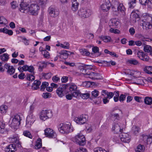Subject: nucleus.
I'll return each instance as SVG.
<instances>
[{"label": "nucleus", "instance_id": "1", "mask_svg": "<svg viewBox=\"0 0 152 152\" xmlns=\"http://www.w3.org/2000/svg\"><path fill=\"white\" fill-rule=\"evenodd\" d=\"M20 11L22 12H29L31 14L36 15L38 14L40 7L36 4H32L29 6L26 1H23L20 4Z\"/></svg>", "mask_w": 152, "mask_h": 152}, {"label": "nucleus", "instance_id": "2", "mask_svg": "<svg viewBox=\"0 0 152 152\" xmlns=\"http://www.w3.org/2000/svg\"><path fill=\"white\" fill-rule=\"evenodd\" d=\"M58 130L60 132L63 134H68L73 131L74 129L71 124L69 123H61L58 126Z\"/></svg>", "mask_w": 152, "mask_h": 152}, {"label": "nucleus", "instance_id": "3", "mask_svg": "<svg viewBox=\"0 0 152 152\" xmlns=\"http://www.w3.org/2000/svg\"><path fill=\"white\" fill-rule=\"evenodd\" d=\"M73 140L80 145H84L86 143L85 137L81 132L78 133L73 138Z\"/></svg>", "mask_w": 152, "mask_h": 152}, {"label": "nucleus", "instance_id": "4", "mask_svg": "<svg viewBox=\"0 0 152 152\" xmlns=\"http://www.w3.org/2000/svg\"><path fill=\"white\" fill-rule=\"evenodd\" d=\"M53 116V112L50 110H43L40 113V118L43 121L52 117Z\"/></svg>", "mask_w": 152, "mask_h": 152}, {"label": "nucleus", "instance_id": "5", "mask_svg": "<svg viewBox=\"0 0 152 152\" xmlns=\"http://www.w3.org/2000/svg\"><path fill=\"white\" fill-rule=\"evenodd\" d=\"M125 126L126 123L123 124L121 123L114 124L113 125L112 130L113 132L116 133L122 132L123 129L125 127Z\"/></svg>", "mask_w": 152, "mask_h": 152}, {"label": "nucleus", "instance_id": "6", "mask_svg": "<svg viewBox=\"0 0 152 152\" xmlns=\"http://www.w3.org/2000/svg\"><path fill=\"white\" fill-rule=\"evenodd\" d=\"M88 116L86 115H82L75 118V121L77 124L81 125L85 124L88 120Z\"/></svg>", "mask_w": 152, "mask_h": 152}, {"label": "nucleus", "instance_id": "7", "mask_svg": "<svg viewBox=\"0 0 152 152\" xmlns=\"http://www.w3.org/2000/svg\"><path fill=\"white\" fill-rule=\"evenodd\" d=\"M79 15L83 18H86L89 16L91 14V10L88 9L81 8L78 11Z\"/></svg>", "mask_w": 152, "mask_h": 152}, {"label": "nucleus", "instance_id": "8", "mask_svg": "<svg viewBox=\"0 0 152 152\" xmlns=\"http://www.w3.org/2000/svg\"><path fill=\"white\" fill-rule=\"evenodd\" d=\"M35 120V116L32 113H29L27 117L26 126L27 128L30 127Z\"/></svg>", "mask_w": 152, "mask_h": 152}, {"label": "nucleus", "instance_id": "9", "mask_svg": "<svg viewBox=\"0 0 152 152\" xmlns=\"http://www.w3.org/2000/svg\"><path fill=\"white\" fill-rule=\"evenodd\" d=\"M18 70L20 72L23 71H28L31 73L34 72V69L33 66H28L27 65H25L23 66H20L18 68Z\"/></svg>", "mask_w": 152, "mask_h": 152}, {"label": "nucleus", "instance_id": "10", "mask_svg": "<svg viewBox=\"0 0 152 152\" xmlns=\"http://www.w3.org/2000/svg\"><path fill=\"white\" fill-rule=\"evenodd\" d=\"M12 119L11 125L12 127H15L17 125H19L20 124V121L21 120L20 116L18 115H15L14 118L11 117L10 121Z\"/></svg>", "mask_w": 152, "mask_h": 152}, {"label": "nucleus", "instance_id": "11", "mask_svg": "<svg viewBox=\"0 0 152 152\" xmlns=\"http://www.w3.org/2000/svg\"><path fill=\"white\" fill-rule=\"evenodd\" d=\"M12 119L11 125L12 127H15L17 125H19L20 124V121L21 120L20 116L18 115H15L14 118L11 117L10 121Z\"/></svg>", "mask_w": 152, "mask_h": 152}, {"label": "nucleus", "instance_id": "12", "mask_svg": "<svg viewBox=\"0 0 152 152\" xmlns=\"http://www.w3.org/2000/svg\"><path fill=\"white\" fill-rule=\"evenodd\" d=\"M48 12L50 16L54 18L57 17L59 14L58 9L52 6L48 8Z\"/></svg>", "mask_w": 152, "mask_h": 152}, {"label": "nucleus", "instance_id": "13", "mask_svg": "<svg viewBox=\"0 0 152 152\" xmlns=\"http://www.w3.org/2000/svg\"><path fill=\"white\" fill-rule=\"evenodd\" d=\"M45 134L49 138H55L56 137L55 132L50 128H47L45 130Z\"/></svg>", "mask_w": 152, "mask_h": 152}, {"label": "nucleus", "instance_id": "14", "mask_svg": "<svg viewBox=\"0 0 152 152\" xmlns=\"http://www.w3.org/2000/svg\"><path fill=\"white\" fill-rule=\"evenodd\" d=\"M121 140L125 143H129L130 141V137L128 133H122L120 135Z\"/></svg>", "mask_w": 152, "mask_h": 152}, {"label": "nucleus", "instance_id": "15", "mask_svg": "<svg viewBox=\"0 0 152 152\" xmlns=\"http://www.w3.org/2000/svg\"><path fill=\"white\" fill-rule=\"evenodd\" d=\"M137 56L141 60L147 61L149 60V57L143 52L139 51L137 53Z\"/></svg>", "mask_w": 152, "mask_h": 152}, {"label": "nucleus", "instance_id": "16", "mask_svg": "<svg viewBox=\"0 0 152 152\" xmlns=\"http://www.w3.org/2000/svg\"><path fill=\"white\" fill-rule=\"evenodd\" d=\"M111 4L109 0H105L104 3L101 6V8L103 11H108L110 7Z\"/></svg>", "mask_w": 152, "mask_h": 152}, {"label": "nucleus", "instance_id": "17", "mask_svg": "<svg viewBox=\"0 0 152 152\" xmlns=\"http://www.w3.org/2000/svg\"><path fill=\"white\" fill-rule=\"evenodd\" d=\"M48 64V62L45 61H41L37 63V65L38 66V70L41 72L43 70V69L46 67L47 64Z\"/></svg>", "mask_w": 152, "mask_h": 152}, {"label": "nucleus", "instance_id": "18", "mask_svg": "<svg viewBox=\"0 0 152 152\" xmlns=\"http://www.w3.org/2000/svg\"><path fill=\"white\" fill-rule=\"evenodd\" d=\"M9 140L12 142L15 143L17 145H18V146H19V145H20V144L19 141V138L17 134H14L10 137Z\"/></svg>", "mask_w": 152, "mask_h": 152}, {"label": "nucleus", "instance_id": "19", "mask_svg": "<svg viewBox=\"0 0 152 152\" xmlns=\"http://www.w3.org/2000/svg\"><path fill=\"white\" fill-rule=\"evenodd\" d=\"M4 67L7 69V73L10 75H12L15 72V69L12 66H10L8 64H4Z\"/></svg>", "mask_w": 152, "mask_h": 152}, {"label": "nucleus", "instance_id": "20", "mask_svg": "<svg viewBox=\"0 0 152 152\" xmlns=\"http://www.w3.org/2000/svg\"><path fill=\"white\" fill-rule=\"evenodd\" d=\"M5 150L6 152H15L16 150L15 144L13 143L7 146Z\"/></svg>", "mask_w": 152, "mask_h": 152}, {"label": "nucleus", "instance_id": "21", "mask_svg": "<svg viewBox=\"0 0 152 152\" xmlns=\"http://www.w3.org/2000/svg\"><path fill=\"white\" fill-rule=\"evenodd\" d=\"M88 75L87 77H89L92 79H99V78H98L97 77L99 76L100 75L98 73H96L94 72H91L90 73L87 72L86 73Z\"/></svg>", "mask_w": 152, "mask_h": 152}, {"label": "nucleus", "instance_id": "22", "mask_svg": "<svg viewBox=\"0 0 152 152\" xmlns=\"http://www.w3.org/2000/svg\"><path fill=\"white\" fill-rule=\"evenodd\" d=\"M117 4L115 7L117 8V11L119 13H124L125 10V9L123 4L118 2H117Z\"/></svg>", "mask_w": 152, "mask_h": 152}, {"label": "nucleus", "instance_id": "23", "mask_svg": "<svg viewBox=\"0 0 152 152\" xmlns=\"http://www.w3.org/2000/svg\"><path fill=\"white\" fill-rule=\"evenodd\" d=\"M130 18L132 20L135 22L139 20L140 16L137 13L132 12Z\"/></svg>", "mask_w": 152, "mask_h": 152}, {"label": "nucleus", "instance_id": "24", "mask_svg": "<svg viewBox=\"0 0 152 152\" xmlns=\"http://www.w3.org/2000/svg\"><path fill=\"white\" fill-rule=\"evenodd\" d=\"M143 139L145 142L148 144H150L152 142V136L144 135L143 136Z\"/></svg>", "mask_w": 152, "mask_h": 152}, {"label": "nucleus", "instance_id": "25", "mask_svg": "<svg viewBox=\"0 0 152 152\" xmlns=\"http://www.w3.org/2000/svg\"><path fill=\"white\" fill-rule=\"evenodd\" d=\"M109 23L110 25L114 26H117L119 25L120 22L118 20L116 19H113L110 20Z\"/></svg>", "mask_w": 152, "mask_h": 152}, {"label": "nucleus", "instance_id": "26", "mask_svg": "<svg viewBox=\"0 0 152 152\" xmlns=\"http://www.w3.org/2000/svg\"><path fill=\"white\" fill-rule=\"evenodd\" d=\"M145 16L144 19H143V22H149L152 23V16L149 15H146Z\"/></svg>", "mask_w": 152, "mask_h": 152}, {"label": "nucleus", "instance_id": "27", "mask_svg": "<svg viewBox=\"0 0 152 152\" xmlns=\"http://www.w3.org/2000/svg\"><path fill=\"white\" fill-rule=\"evenodd\" d=\"M142 26L143 28L146 30H148L151 29L152 27V23H149V22H143L142 23Z\"/></svg>", "mask_w": 152, "mask_h": 152}, {"label": "nucleus", "instance_id": "28", "mask_svg": "<svg viewBox=\"0 0 152 152\" xmlns=\"http://www.w3.org/2000/svg\"><path fill=\"white\" fill-rule=\"evenodd\" d=\"M41 83L40 81L39 80H36L34 81L32 86V88L34 90L37 89L39 88V86L41 84Z\"/></svg>", "mask_w": 152, "mask_h": 152}, {"label": "nucleus", "instance_id": "29", "mask_svg": "<svg viewBox=\"0 0 152 152\" xmlns=\"http://www.w3.org/2000/svg\"><path fill=\"white\" fill-rule=\"evenodd\" d=\"M64 89L61 87H59L56 90V93L60 97H61L64 96L63 92Z\"/></svg>", "mask_w": 152, "mask_h": 152}, {"label": "nucleus", "instance_id": "30", "mask_svg": "<svg viewBox=\"0 0 152 152\" xmlns=\"http://www.w3.org/2000/svg\"><path fill=\"white\" fill-rule=\"evenodd\" d=\"M42 146V140L40 138L37 139L35 146V148L36 149H39Z\"/></svg>", "mask_w": 152, "mask_h": 152}, {"label": "nucleus", "instance_id": "31", "mask_svg": "<svg viewBox=\"0 0 152 152\" xmlns=\"http://www.w3.org/2000/svg\"><path fill=\"white\" fill-rule=\"evenodd\" d=\"M145 150V147L144 146L141 145H138L137 148L135 149L136 152H143Z\"/></svg>", "mask_w": 152, "mask_h": 152}, {"label": "nucleus", "instance_id": "32", "mask_svg": "<svg viewBox=\"0 0 152 152\" xmlns=\"http://www.w3.org/2000/svg\"><path fill=\"white\" fill-rule=\"evenodd\" d=\"M81 54L83 56H88L90 54V53L85 49H81L79 50Z\"/></svg>", "mask_w": 152, "mask_h": 152}, {"label": "nucleus", "instance_id": "33", "mask_svg": "<svg viewBox=\"0 0 152 152\" xmlns=\"http://www.w3.org/2000/svg\"><path fill=\"white\" fill-rule=\"evenodd\" d=\"M136 0H129L128 4L130 8H133L135 6Z\"/></svg>", "mask_w": 152, "mask_h": 152}, {"label": "nucleus", "instance_id": "34", "mask_svg": "<svg viewBox=\"0 0 152 152\" xmlns=\"http://www.w3.org/2000/svg\"><path fill=\"white\" fill-rule=\"evenodd\" d=\"M145 103L147 104L151 105L152 104V98L149 97H146L144 99Z\"/></svg>", "mask_w": 152, "mask_h": 152}, {"label": "nucleus", "instance_id": "35", "mask_svg": "<svg viewBox=\"0 0 152 152\" xmlns=\"http://www.w3.org/2000/svg\"><path fill=\"white\" fill-rule=\"evenodd\" d=\"M7 109V107L5 105H2L0 107V110L2 113H5Z\"/></svg>", "mask_w": 152, "mask_h": 152}, {"label": "nucleus", "instance_id": "36", "mask_svg": "<svg viewBox=\"0 0 152 152\" xmlns=\"http://www.w3.org/2000/svg\"><path fill=\"white\" fill-rule=\"evenodd\" d=\"M144 50L147 53H151L152 51L151 47L149 45H145L144 47Z\"/></svg>", "mask_w": 152, "mask_h": 152}, {"label": "nucleus", "instance_id": "37", "mask_svg": "<svg viewBox=\"0 0 152 152\" xmlns=\"http://www.w3.org/2000/svg\"><path fill=\"white\" fill-rule=\"evenodd\" d=\"M42 76L46 79H49L52 76V74L50 72L43 73Z\"/></svg>", "mask_w": 152, "mask_h": 152}, {"label": "nucleus", "instance_id": "38", "mask_svg": "<svg viewBox=\"0 0 152 152\" xmlns=\"http://www.w3.org/2000/svg\"><path fill=\"white\" fill-rule=\"evenodd\" d=\"M1 59L3 61H7L9 59V55L5 53L1 56Z\"/></svg>", "mask_w": 152, "mask_h": 152}, {"label": "nucleus", "instance_id": "39", "mask_svg": "<svg viewBox=\"0 0 152 152\" xmlns=\"http://www.w3.org/2000/svg\"><path fill=\"white\" fill-rule=\"evenodd\" d=\"M69 88L70 91H75L77 90V87L75 84L72 83L70 85Z\"/></svg>", "mask_w": 152, "mask_h": 152}, {"label": "nucleus", "instance_id": "40", "mask_svg": "<svg viewBox=\"0 0 152 152\" xmlns=\"http://www.w3.org/2000/svg\"><path fill=\"white\" fill-rule=\"evenodd\" d=\"M140 128L136 126H134L132 127V131L134 134H138L140 131Z\"/></svg>", "mask_w": 152, "mask_h": 152}, {"label": "nucleus", "instance_id": "41", "mask_svg": "<svg viewBox=\"0 0 152 152\" xmlns=\"http://www.w3.org/2000/svg\"><path fill=\"white\" fill-rule=\"evenodd\" d=\"M42 54L45 58H49L50 55L49 53L46 50H42Z\"/></svg>", "mask_w": 152, "mask_h": 152}, {"label": "nucleus", "instance_id": "42", "mask_svg": "<svg viewBox=\"0 0 152 152\" xmlns=\"http://www.w3.org/2000/svg\"><path fill=\"white\" fill-rule=\"evenodd\" d=\"M103 93L107 94V98L109 99L112 98L114 95V93H113L111 92H107L106 91H103Z\"/></svg>", "mask_w": 152, "mask_h": 152}, {"label": "nucleus", "instance_id": "43", "mask_svg": "<svg viewBox=\"0 0 152 152\" xmlns=\"http://www.w3.org/2000/svg\"><path fill=\"white\" fill-rule=\"evenodd\" d=\"M99 63L102 64L104 63L105 64H106L108 66H110V64H111L112 65H115L116 64L115 62L112 61H110L109 62H107V61H102L101 62Z\"/></svg>", "mask_w": 152, "mask_h": 152}, {"label": "nucleus", "instance_id": "44", "mask_svg": "<svg viewBox=\"0 0 152 152\" xmlns=\"http://www.w3.org/2000/svg\"><path fill=\"white\" fill-rule=\"evenodd\" d=\"M72 95L74 97H77L81 95V93L79 91L75 90L72 93Z\"/></svg>", "mask_w": 152, "mask_h": 152}, {"label": "nucleus", "instance_id": "45", "mask_svg": "<svg viewBox=\"0 0 152 152\" xmlns=\"http://www.w3.org/2000/svg\"><path fill=\"white\" fill-rule=\"evenodd\" d=\"M7 23V19L3 16L0 17V24H6Z\"/></svg>", "mask_w": 152, "mask_h": 152}, {"label": "nucleus", "instance_id": "46", "mask_svg": "<svg viewBox=\"0 0 152 152\" xmlns=\"http://www.w3.org/2000/svg\"><path fill=\"white\" fill-rule=\"evenodd\" d=\"M94 152H107V151L101 147H98L94 149Z\"/></svg>", "mask_w": 152, "mask_h": 152}, {"label": "nucleus", "instance_id": "47", "mask_svg": "<svg viewBox=\"0 0 152 152\" xmlns=\"http://www.w3.org/2000/svg\"><path fill=\"white\" fill-rule=\"evenodd\" d=\"M23 134L24 136L30 138L31 139L32 138V136L31 134L28 131H24L23 132Z\"/></svg>", "mask_w": 152, "mask_h": 152}, {"label": "nucleus", "instance_id": "48", "mask_svg": "<svg viewBox=\"0 0 152 152\" xmlns=\"http://www.w3.org/2000/svg\"><path fill=\"white\" fill-rule=\"evenodd\" d=\"M114 95H115L113 98L114 101L115 102H117L119 99L118 97L119 94L118 92H115Z\"/></svg>", "mask_w": 152, "mask_h": 152}, {"label": "nucleus", "instance_id": "49", "mask_svg": "<svg viewBox=\"0 0 152 152\" xmlns=\"http://www.w3.org/2000/svg\"><path fill=\"white\" fill-rule=\"evenodd\" d=\"M152 69V66H146L144 69V71L146 73L149 74L150 71Z\"/></svg>", "mask_w": 152, "mask_h": 152}, {"label": "nucleus", "instance_id": "50", "mask_svg": "<svg viewBox=\"0 0 152 152\" xmlns=\"http://www.w3.org/2000/svg\"><path fill=\"white\" fill-rule=\"evenodd\" d=\"M48 82H43L41 86V90L43 91L48 86Z\"/></svg>", "mask_w": 152, "mask_h": 152}, {"label": "nucleus", "instance_id": "51", "mask_svg": "<svg viewBox=\"0 0 152 152\" xmlns=\"http://www.w3.org/2000/svg\"><path fill=\"white\" fill-rule=\"evenodd\" d=\"M80 96L83 99H86L89 98L90 97V94L89 93H87L84 94H81Z\"/></svg>", "mask_w": 152, "mask_h": 152}, {"label": "nucleus", "instance_id": "52", "mask_svg": "<svg viewBox=\"0 0 152 152\" xmlns=\"http://www.w3.org/2000/svg\"><path fill=\"white\" fill-rule=\"evenodd\" d=\"M134 83L137 85H144V82L143 80L141 79H138Z\"/></svg>", "mask_w": 152, "mask_h": 152}, {"label": "nucleus", "instance_id": "53", "mask_svg": "<svg viewBox=\"0 0 152 152\" xmlns=\"http://www.w3.org/2000/svg\"><path fill=\"white\" fill-rule=\"evenodd\" d=\"M92 97V98H96L99 95V92L97 90H94L91 92Z\"/></svg>", "mask_w": 152, "mask_h": 152}, {"label": "nucleus", "instance_id": "54", "mask_svg": "<svg viewBox=\"0 0 152 152\" xmlns=\"http://www.w3.org/2000/svg\"><path fill=\"white\" fill-rule=\"evenodd\" d=\"M58 54L59 55V57L63 59L66 58L67 56V54L66 53H59Z\"/></svg>", "mask_w": 152, "mask_h": 152}, {"label": "nucleus", "instance_id": "55", "mask_svg": "<svg viewBox=\"0 0 152 152\" xmlns=\"http://www.w3.org/2000/svg\"><path fill=\"white\" fill-rule=\"evenodd\" d=\"M128 61L130 64L134 65H136L138 63V61L135 59H131L129 60Z\"/></svg>", "mask_w": 152, "mask_h": 152}, {"label": "nucleus", "instance_id": "56", "mask_svg": "<svg viewBox=\"0 0 152 152\" xmlns=\"http://www.w3.org/2000/svg\"><path fill=\"white\" fill-rule=\"evenodd\" d=\"M27 79L28 80L32 81L34 80L35 77L33 75L29 74L27 75Z\"/></svg>", "mask_w": 152, "mask_h": 152}, {"label": "nucleus", "instance_id": "57", "mask_svg": "<svg viewBox=\"0 0 152 152\" xmlns=\"http://www.w3.org/2000/svg\"><path fill=\"white\" fill-rule=\"evenodd\" d=\"M119 118V116L118 114L115 113L112 115L111 119L115 120L116 119L118 120Z\"/></svg>", "mask_w": 152, "mask_h": 152}, {"label": "nucleus", "instance_id": "58", "mask_svg": "<svg viewBox=\"0 0 152 152\" xmlns=\"http://www.w3.org/2000/svg\"><path fill=\"white\" fill-rule=\"evenodd\" d=\"M102 39L105 42H108L111 39V38L109 36H104L102 37Z\"/></svg>", "mask_w": 152, "mask_h": 152}, {"label": "nucleus", "instance_id": "59", "mask_svg": "<svg viewBox=\"0 0 152 152\" xmlns=\"http://www.w3.org/2000/svg\"><path fill=\"white\" fill-rule=\"evenodd\" d=\"M11 7L12 9H15L16 7H18V4L16 1H13L11 3Z\"/></svg>", "mask_w": 152, "mask_h": 152}, {"label": "nucleus", "instance_id": "60", "mask_svg": "<svg viewBox=\"0 0 152 152\" xmlns=\"http://www.w3.org/2000/svg\"><path fill=\"white\" fill-rule=\"evenodd\" d=\"M74 152H88L86 149L83 147L77 149Z\"/></svg>", "mask_w": 152, "mask_h": 152}, {"label": "nucleus", "instance_id": "61", "mask_svg": "<svg viewBox=\"0 0 152 152\" xmlns=\"http://www.w3.org/2000/svg\"><path fill=\"white\" fill-rule=\"evenodd\" d=\"M42 96L43 98L45 99L50 98L51 96V94L49 93H43Z\"/></svg>", "mask_w": 152, "mask_h": 152}, {"label": "nucleus", "instance_id": "62", "mask_svg": "<svg viewBox=\"0 0 152 152\" xmlns=\"http://www.w3.org/2000/svg\"><path fill=\"white\" fill-rule=\"evenodd\" d=\"M126 96L123 94H121L119 97V100L121 102H123L126 99Z\"/></svg>", "mask_w": 152, "mask_h": 152}, {"label": "nucleus", "instance_id": "63", "mask_svg": "<svg viewBox=\"0 0 152 152\" xmlns=\"http://www.w3.org/2000/svg\"><path fill=\"white\" fill-rule=\"evenodd\" d=\"M120 139V136L118 135L115 136L113 138V141L116 142L117 143L118 142Z\"/></svg>", "mask_w": 152, "mask_h": 152}, {"label": "nucleus", "instance_id": "64", "mask_svg": "<svg viewBox=\"0 0 152 152\" xmlns=\"http://www.w3.org/2000/svg\"><path fill=\"white\" fill-rule=\"evenodd\" d=\"M52 80L54 82L56 83L60 80V78L56 75L53 77Z\"/></svg>", "mask_w": 152, "mask_h": 152}]
</instances>
